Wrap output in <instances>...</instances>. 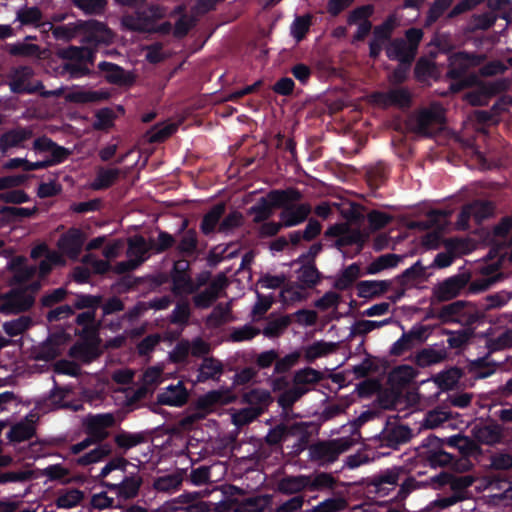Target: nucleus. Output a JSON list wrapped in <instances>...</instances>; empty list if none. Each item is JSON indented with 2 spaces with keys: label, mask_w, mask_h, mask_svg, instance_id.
Segmentation results:
<instances>
[{
  "label": "nucleus",
  "mask_w": 512,
  "mask_h": 512,
  "mask_svg": "<svg viewBox=\"0 0 512 512\" xmlns=\"http://www.w3.org/2000/svg\"><path fill=\"white\" fill-rule=\"evenodd\" d=\"M486 347L489 353L512 348V326L506 328L497 336L488 338Z\"/></svg>",
  "instance_id": "864d4df0"
},
{
  "label": "nucleus",
  "mask_w": 512,
  "mask_h": 512,
  "mask_svg": "<svg viewBox=\"0 0 512 512\" xmlns=\"http://www.w3.org/2000/svg\"><path fill=\"white\" fill-rule=\"evenodd\" d=\"M98 70L103 73L104 79L113 85L129 87L135 82V77L131 72H126L124 68L112 62H100Z\"/></svg>",
  "instance_id": "2eb2a0df"
},
{
  "label": "nucleus",
  "mask_w": 512,
  "mask_h": 512,
  "mask_svg": "<svg viewBox=\"0 0 512 512\" xmlns=\"http://www.w3.org/2000/svg\"><path fill=\"white\" fill-rule=\"evenodd\" d=\"M73 295L71 306L75 310H98L104 299L102 295L87 293H70Z\"/></svg>",
  "instance_id": "4c0bfd02"
},
{
  "label": "nucleus",
  "mask_w": 512,
  "mask_h": 512,
  "mask_svg": "<svg viewBox=\"0 0 512 512\" xmlns=\"http://www.w3.org/2000/svg\"><path fill=\"white\" fill-rule=\"evenodd\" d=\"M119 174L120 171L117 168H99L96 178L91 185L92 189L104 190L110 188L118 179Z\"/></svg>",
  "instance_id": "49530a36"
},
{
  "label": "nucleus",
  "mask_w": 512,
  "mask_h": 512,
  "mask_svg": "<svg viewBox=\"0 0 512 512\" xmlns=\"http://www.w3.org/2000/svg\"><path fill=\"white\" fill-rule=\"evenodd\" d=\"M106 90H77L69 93L67 99L77 104L97 103L110 98Z\"/></svg>",
  "instance_id": "c9c22d12"
},
{
  "label": "nucleus",
  "mask_w": 512,
  "mask_h": 512,
  "mask_svg": "<svg viewBox=\"0 0 512 512\" xmlns=\"http://www.w3.org/2000/svg\"><path fill=\"white\" fill-rule=\"evenodd\" d=\"M243 401L253 408H261L264 413L273 398L268 390L254 388L243 395Z\"/></svg>",
  "instance_id": "a19ab883"
},
{
  "label": "nucleus",
  "mask_w": 512,
  "mask_h": 512,
  "mask_svg": "<svg viewBox=\"0 0 512 512\" xmlns=\"http://www.w3.org/2000/svg\"><path fill=\"white\" fill-rule=\"evenodd\" d=\"M190 262L186 259H179L174 262L171 270L172 292L176 296L192 294L199 289L195 285L190 274Z\"/></svg>",
  "instance_id": "9d476101"
},
{
  "label": "nucleus",
  "mask_w": 512,
  "mask_h": 512,
  "mask_svg": "<svg viewBox=\"0 0 512 512\" xmlns=\"http://www.w3.org/2000/svg\"><path fill=\"white\" fill-rule=\"evenodd\" d=\"M72 4L85 15L101 16L108 5L107 0H71Z\"/></svg>",
  "instance_id": "3c124183"
},
{
  "label": "nucleus",
  "mask_w": 512,
  "mask_h": 512,
  "mask_svg": "<svg viewBox=\"0 0 512 512\" xmlns=\"http://www.w3.org/2000/svg\"><path fill=\"white\" fill-rule=\"evenodd\" d=\"M351 446L349 438L317 440L309 446V460L320 467H326L336 462Z\"/></svg>",
  "instance_id": "20e7f679"
},
{
  "label": "nucleus",
  "mask_w": 512,
  "mask_h": 512,
  "mask_svg": "<svg viewBox=\"0 0 512 512\" xmlns=\"http://www.w3.org/2000/svg\"><path fill=\"white\" fill-rule=\"evenodd\" d=\"M187 399V391L180 383L177 386L170 385L167 391L157 395L158 403L175 407L183 406Z\"/></svg>",
  "instance_id": "c85d7f7f"
},
{
  "label": "nucleus",
  "mask_w": 512,
  "mask_h": 512,
  "mask_svg": "<svg viewBox=\"0 0 512 512\" xmlns=\"http://www.w3.org/2000/svg\"><path fill=\"white\" fill-rule=\"evenodd\" d=\"M312 25V15L297 16L291 24L290 33L296 42H301Z\"/></svg>",
  "instance_id": "5fc2aeb1"
},
{
  "label": "nucleus",
  "mask_w": 512,
  "mask_h": 512,
  "mask_svg": "<svg viewBox=\"0 0 512 512\" xmlns=\"http://www.w3.org/2000/svg\"><path fill=\"white\" fill-rule=\"evenodd\" d=\"M147 440V434L143 431L131 433L125 430H121L114 436L115 445L125 452L147 442Z\"/></svg>",
  "instance_id": "72a5a7b5"
},
{
  "label": "nucleus",
  "mask_w": 512,
  "mask_h": 512,
  "mask_svg": "<svg viewBox=\"0 0 512 512\" xmlns=\"http://www.w3.org/2000/svg\"><path fill=\"white\" fill-rule=\"evenodd\" d=\"M496 370V365L488 360L487 357H481L471 362L470 371L476 378H487Z\"/></svg>",
  "instance_id": "338daca9"
},
{
  "label": "nucleus",
  "mask_w": 512,
  "mask_h": 512,
  "mask_svg": "<svg viewBox=\"0 0 512 512\" xmlns=\"http://www.w3.org/2000/svg\"><path fill=\"white\" fill-rule=\"evenodd\" d=\"M300 200H287L279 213L280 221L284 228L298 226L304 223L311 213V206L308 203L296 204Z\"/></svg>",
  "instance_id": "f8f14e48"
},
{
  "label": "nucleus",
  "mask_w": 512,
  "mask_h": 512,
  "mask_svg": "<svg viewBox=\"0 0 512 512\" xmlns=\"http://www.w3.org/2000/svg\"><path fill=\"white\" fill-rule=\"evenodd\" d=\"M412 436V431L408 426L396 425L385 428L381 433L382 442L390 448H398L399 445L407 443Z\"/></svg>",
  "instance_id": "393cba45"
},
{
  "label": "nucleus",
  "mask_w": 512,
  "mask_h": 512,
  "mask_svg": "<svg viewBox=\"0 0 512 512\" xmlns=\"http://www.w3.org/2000/svg\"><path fill=\"white\" fill-rule=\"evenodd\" d=\"M309 476H289L279 482V490L285 494H295L308 489Z\"/></svg>",
  "instance_id": "09e8293b"
},
{
  "label": "nucleus",
  "mask_w": 512,
  "mask_h": 512,
  "mask_svg": "<svg viewBox=\"0 0 512 512\" xmlns=\"http://www.w3.org/2000/svg\"><path fill=\"white\" fill-rule=\"evenodd\" d=\"M97 445L98 446L96 448L78 457L76 459V464L79 466H88L102 461L111 454L112 450L109 444L100 443Z\"/></svg>",
  "instance_id": "a18cd8bd"
},
{
  "label": "nucleus",
  "mask_w": 512,
  "mask_h": 512,
  "mask_svg": "<svg viewBox=\"0 0 512 512\" xmlns=\"http://www.w3.org/2000/svg\"><path fill=\"white\" fill-rule=\"evenodd\" d=\"M116 425L113 413H89L82 420L83 432L91 437L97 444L105 441L109 436V430Z\"/></svg>",
  "instance_id": "0eeeda50"
},
{
  "label": "nucleus",
  "mask_w": 512,
  "mask_h": 512,
  "mask_svg": "<svg viewBox=\"0 0 512 512\" xmlns=\"http://www.w3.org/2000/svg\"><path fill=\"white\" fill-rule=\"evenodd\" d=\"M183 477L180 473L168 474L157 478L154 482V488L161 492H170L177 490L182 484Z\"/></svg>",
  "instance_id": "69168bd1"
},
{
  "label": "nucleus",
  "mask_w": 512,
  "mask_h": 512,
  "mask_svg": "<svg viewBox=\"0 0 512 512\" xmlns=\"http://www.w3.org/2000/svg\"><path fill=\"white\" fill-rule=\"evenodd\" d=\"M35 303V296L28 293L27 289L12 288L2 294L0 313L18 314L28 311Z\"/></svg>",
  "instance_id": "1a4fd4ad"
},
{
  "label": "nucleus",
  "mask_w": 512,
  "mask_h": 512,
  "mask_svg": "<svg viewBox=\"0 0 512 512\" xmlns=\"http://www.w3.org/2000/svg\"><path fill=\"white\" fill-rule=\"evenodd\" d=\"M377 101L384 106H395L399 108H407L411 105V94L407 88L400 87L390 89L387 92H379Z\"/></svg>",
  "instance_id": "412c9836"
},
{
  "label": "nucleus",
  "mask_w": 512,
  "mask_h": 512,
  "mask_svg": "<svg viewBox=\"0 0 512 512\" xmlns=\"http://www.w3.org/2000/svg\"><path fill=\"white\" fill-rule=\"evenodd\" d=\"M223 373V364L213 357H205L198 369L197 382L216 379Z\"/></svg>",
  "instance_id": "f704fd0d"
},
{
  "label": "nucleus",
  "mask_w": 512,
  "mask_h": 512,
  "mask_svg": "<svg viewBox=\"0 0 512 512\" xmlns=\"http://www.w3.org/2000/svg\"><path fill=\"white\" fill-rule=\"evenodd\" d=\"M290 437V425L280 423L271 428L265 436V442L269 446L281 445Z\"/></svg>",
  "instance_id": "e2e57ef3"
},
{
  "label": "nucleus",
  "mask_w": 512,
  "mask_h": 512,
  "mask_svg": "<svg viewBox=\"0 0 512 512\" xmlns=\"http://www.w3.org/2000/svg\"><path fill=\"white\" fill-rule=\"evenodd\" d=\"M473 484V479L470 476H454L452 475V480L450 482L451 490L457 494L449 498H445L442 501L444 502V507H448L450 505L458 502L461 497L459 496L463 493L467 488H469Z\"/></svg>",
  "instance_id": "de8ad7c7"
},
{
  "label": "nucleus",
  "mask_w": 512,
  "mask_h": 512,
  "mask_svg": "<svg viewBox=\"0 0 512 512\" xmlns=\"http://www.w3.org/2000/svg\"><path fill=\"white\" fill-rule=\"evenodd\" d=\"M453 1L454 0H434L426 13L424 27L429 28L435 24L450 8Z\"/></svg>",
  "instance_id": "8fccbe9b"
},
{
  "label": "nucleus",
  "mask_w": 512,
  "mask_h": 512,
  "mask_svg": "<svg viewBox=\"0 0 512 512\" xmlns=\"http://www.w3.org/2000/svg\"><path fill=\"white\" fill-rule=\"evenodd\" d=\"M70 293L71 292L64 287L49 290L40 298V305L42 308L50 309L58 306L59 304L61 305Z\"/></svg>",
  "instance_id": "13d9d810"
},
{
  "label": "nucleus",
  "mask_w": 512,
  "mask_h": 512,
  "mask_svg": "<svg viewBox=\"0 0 512 512\" xmlns=\"http://www.w3.org/2000/svg\"><path fill=\"white\" fill-rule=\"evenodd\" d=\"M198 492H185L181 494L175 501V504H185L186 506H174L173 511L176 512H210V504L199 499Z\"/></svg>",
  "instance_id": "4be33fe9"
},
{
  "label": "nucleus",
  "mask_w": 512,
  "mask_h": 512,
  "mask_svg": "<svg viewBox=\"0 0 512 512\" xmlns=\"http://www.w3.org/2000/svg\"><path fill=\"white\" fill-rule=\"evenodd\" d=\"M86 240L85 233L77 227L69 228L57 242L58 249L72 260L78 259Z\"/></svg>",
  "instance_id": "ddd939ff"
},
{
  "label": "nucleus",
  "mask_w": 512,
  "mask_h": 512,
  "mask_svg": "<svg viewBox=\"0 0 512 512\" xmlns=\"http://www.w3.org/2000/svg\"><path fill=\"white\" fill-rule=\"evenodd\" d=\"M119 6L133 8L131 13L123 14L121 25L132 32H144L151 24L165 16V10L158 4L147 3V0H114Z\"/></svg>",
  "instance_id": "f257e3e1"
},
{
  "label": "nucleus",
  "mask_w": 512,
  "mask_h": 512,
  "mask_svg": "<svg viewBox=\"0 0 512 512\" xmlns=\"http://www.w3.org/2000/svg\"><path fill=\"white\" fill-rule=\"evenodd\" d=\"M422 458L432 468L450 466L457 467L456 457L444 450V440L440 437L430 434L422 441Z\"/></svg>",
  "instance_id": "423d86ee"
},
{
  "label": "nucleus",
  "mask_w": 512,
  "mask_h": 512,
  "mask_svg": "<svg viewBox=\"0 0 512 512\" xmlns=\"http://www.w3.org/2000/svg\"><path fill=\"white\" fill-rule=\"evenodd\" d=\"M225 213V205L222 203L214 205L207 213L204 214L200 223V231L202 234L208 236L215 232L216 227H219L220 219Z\"/></svg>",
  "instance_id": "473e14b6"
},
{
  "label": "nucleus",
  "mask_w": 512,
  "mask_h": 512,
  "mask_svg": "<svg viewBox=\"0 0 512 512\" xmlns=\"http://www.w3.org/2000/svg\"><path fill=\"white\" fill-rule=\"evenodd\" d=\"M35 433L36 429L32 421H22L13 425L7 436L11 442L21 443L30 440Z\"/></svg>",
  "instance_id": "37998d69"
},
{
  "label": "nucleus",
  "mask_w": 512,
  "mask_h": 512,
  "mask_svg": "<svg viewBox=\"0 0 512 512\" xmlns=\"http://www.w3.org/2000/svg\"><path fill=\"white\" fill-rule=\"evenodd\" d=\"M101 354L97 341H81L71 346L69 355L82 363L89 364Z\"/></svg>",
  "instance_id": "5701e85b"
},
{
  "label": "nucleus",
  "mask_w": 512,
  "mask_h": 512,
  "mask_svg": "<svg viewBox=\"0 0 512 512\" xmlns=\"http://www.w3.org/2000/svg\"><path fill=\"white\" fill-rule=\"evenodd\" d=\"M442 116L440 113L430 110H421L415 118L414 130L416 133L424 136L433 135V125L440 123Z\"/></svg>",
  "instance_id": "bb28decb"
},
{
  "label": "nucleus",
  "mask_w": 512,
  "mask_h": 512,
  "mask_svg": "<svg viewBox=\"0 0 512 512\" xmlns=\"http://www.w3.org/2000/svg\"><path fill=\"white\" fill-rule=\"evenodd\" d=\"M33 324L32 318L27 315H21L16 319L3 323V331L9 337H16L26 332Z\"/></svg>",
  "instance_id": "603ef678"
},
{
  "label": "nucleus",
  "mask_w": 512,
  "mask_h": 512,
  "mask_svg": "<svg viewBox=\"0 0 512 512\" xmlns=\"http://www.w3.org/2000/svg\"><path fill=\"white\" fill-rule=\"evenodd\" d=\"M448 356V350L444 343H441V345L436 344L435 346L423 348L418 351L415 356V363L419 367L424 368L441 363L445 361Z\"/></svg>",
  "instance_id": "6ab92c4d"
},
{
  "label": "nucleus",
  "mask_w": 512,
  "mask_h": 512,
  "mask_svg": "<svg viewBox=\"0 0 512 512\" xmlns=\"http://www.w3.org/2000/svg\"><path fill=\"white\" fill-rule=\"evenodd\" d=\"M303 195L297 189H273L265 197H261L248 209V214L253 215V222L260 224L267 221L274 213V209L285 205L287 200H302Z\"/></svg>",
  "instance_id": "f03ea898"
},
{
  "label": "nucleus",
  "mask_w": 512,
  "mask_h": 512,
  "mask_svg": "<svg viewBox=\"0 0 512 512\" xmlns=\"http://www.w3.org/2000/svg\"><path fill=\"white\" fill-rule=\"evenodd\" d=\"M233 512H263L270 503L268 495H256L243 500L230 499Z\"/></svg>",
  "instance_id": "b1692460"
},
{
  "label": "nucleus",
  "mask_w": 512,
  "mask_h": 512,
  "mask_svg": "<svg viewBox=\"0 0 512 512\" xmlns=\"http://www.w3.org/2000/svg\"><path fill=\"white\" fill-rule=\"evenodd\" d=\"M190 316V305L188 301L183 300L176 304L175 308L169 316V322L174 325L186 326L188 325Z\"/></svg>",
  "instance_id": "0e129e2a"
},
{
  "label": "nucleus",
  "mask_w": 512,
  "mask_h": 512,
  "mask_svg": "<svg viewBox=\"0 0 512 512\" xmlns=\"http://www.w3.org/2000/svg\"><path fill=\"white\" fill-rule=\"evenodd\" d=\"M359 277L360 266L357 263H352L343 269L341 274L336 278L333 287L340 291L347 290Z\"/></svg>",
  "instance_id": "c03bdc74"
},
{
  "label": "nucleus",
  "mask_w": 512,
  "mask_h": 512,
  "mask_svg": "<svg viewBox=\"0 0 512 512\" xmlns=\"http://www.w3.org/2000/svg\"><path fill=\"white\" fill-rule=\"evenodd\" d=\"M386 55L390 60H396L400 64L411 65L416 53L407 45L403 38H395L390 41L386 48Z\"/></svg>",
  "instance_id": "aec40b11"
},
{
  "label": "nucleus",
  "mask_w": 512,
  "mask_h": 512,
  "mask_svg": "<svg viewBox=\"0 0 512 512\" xmlns=\"http://www.w3.org/2000/svg\"><path fill=\"white\" fill-rule=\"evenodd\" d=\"M401 260L402 256L394 253L380 255L367 266L366 273L374 275L385 269L394 268Z\"/></svg>",
  "instance_id": "79ce46f5"
},
{
  "label": "nucleus",
  "mask_w": 512,
  "mask_h": 512,
  "mask_svg": "<svg viewBox=\"0 0 512 512\" xmlns=\"http://www.w3.org/2000/svg\"><path fill=\"white\" fill-rule=\"evenodd\" d=\"M311 423L295 422L290 425V437H297V442L293 448L295 453L299 454L305 449L309 450V441L311 437Z\"/></svg>",
  "instance_id": "c756f323"
},
{
  "label": "nucleus",
  "mask_w": 512,
  "mask_h": 512,
  "mask_svg": "<svg viewBox=\"0 0 512 512\" xmlns=\"http://www.w3.org/2000/svg\"><path fill=\"white\" fill-rule=\"evenodd\" d=\"M508 85V81L504 78L483 82L477 90L468 92L466 99L472 106H485L491 97L506 91Z\"/></svg>",
  "instance_id": "9b49d317"
},
{
  "label": "nucleus",
  "mask_w": 512,
  "mask_h": 512,
  "mask_svg": "<svg viewBox=\"0 0 512 512\" xmlns=\"http://www.w3.org/2000/svg\"><path fill=\"white\" fill-rule=\"evenodd\" d=\"M292 315H285L275 320H271L263 329V334L268 338L279 337L291 324Z\"/></svg>",
  "instance_id": "bf43d9fd"
},
{
  "label": "nucleus",
  "mask_w": 512,
  "mask_h": 512,
  "mask_svg": "<svg viewBox=\"0 0 512 512\" xmlns=\"http://www.w3.org/2000/svg\"><path fill=\"white\" fill-rule=\"evenodd\" d=\"M307 392V389L294 386L292 388L284 390L278 397L279 406L287 411L292 409L293 405Z\"/></svg>",
  "instance_id": "4d7b16f0"
},
{
  "label": "nucleus",
  "mask_w": 512,
  "mask_h": 512,
  "mask_svg": "<svg viewBox=\"0 0 512 512\" xmlns=\"http://www.w3.org/2000/svg\"><path fill=\"white\" fill-rule=\"evenodd\" d=\"M198 235L194 228L186 230L176 242V251L183 257H194L198 253Z\"/></svg>",
  "instance_id": "2f4dec72"
},
{
  "label": "nucleus",
  "mask_w": 512,
  "mask_h": 512,
  "mask_svg": "<svg viewBox=\"0 0 512 512\" xmlns=\"http://www.w3.org/2000/svg\"><path fill=\"white\" fill-rule=\"evenodd\" d=\"M473 438L480 444L493 446L502 441L504 437L503 428L495 421L485 424H477L472 430Z\"/></svg>",
  "instance_id": "f3484780"
},
{
  "label": "nucleus",
  "mask_w": 512,
  "mask_h": 512,
  "mask_svg": "<svg viewBox=\"0 0 512 512\" xmlns=\"http://www.w3.org/2000/svg\"><path fill=\"white\" fill-rule=\"evenodd\" d=\"M73 34L79 35L84 45L97 48L100 45H109L113 42L114 33L103 22L95 19L78 20L74 24Z\"/></svg>",
  "instance_id": "39448f33"
},
{
  "label": "nucleus",
  "mask_w": 512,
  "mask_h": 512,
  "mask_svg": "<svg viewBox=\"0 0 512 512\" xmlns=\"http://www.w3.org/2000/svg\"><path fill=\"white\" fill-rule=\"evenodd\" d=\"M471 276L467 272L455 274L444 279L433 287V298L438 302H446L459 296L467 287Z\"/></svg>",
  "instance_id": "6e6552de"
},
{
  "label": "nucleus",
  "mask_w": 512,
  "mask_h": 512,
  "mask_svg": "<svg viewBox=\"0 0 512 512\" xmlns=\"http://www.w3.org/2000/svg\"><path fill=\"white\" fill-rule=\"evenodd\" d=\"M391 284L390 280H363L357 283V295L360 298L373 299L386 293Z\"/></svg>",
  "instance_id": "a878e982"
},
{
  "label": "nucleus",
  "mask_w": 512,
  "mask_h": 512,
  "mask_svg": "<svg viewBox=\"0 0 512 512\" xmlns=\"http://www.w3.org/2000/svg\"><path fill=\"white\" fill-rule=\"evenodd\" d=\"M84 498V493L76 488L67 490L59 495L55 501L58 508L70 509L77 506Z\"/></svg>",
  "instance_id": "052dcab7"
},
{
  "label": "nucleus",
  "mask_w": 512,
  "mask_h": 512,
  "mask_svg": "<svg viewBox=\"0 0 512 512\" xmlns=\"http://www.w3.org/2000/svg\"><path fill=\"white\" fill-rule=\"evenodd\" d=\"M34 135L29 126H16L0 135V152L6 154L12 148H24V143Z\"/></svg>",
  "instance_id": "4468645a"
},
{
  "label": "nucleus",
  "mask_w": 512,
  "mask_h": 512,
  "mask_svg": "<svg viewBox=\"0 0 512 512\" xmlns=\"http://www.w3.org/2000/svg\"><path fill=\"white\" fill-rule=\"evenodd\" d=\"M176 245L175 237L163 230H160L156 239H150V248L156 254H161Z\"/></svg>",
  "instance_id": "680f3d73"
},
{
  "label": "nucleus",
  "mask_w": 512,
  "mask_h": 512,
  "mask_svg": "<svg viewBox=\"0 0 512 512\" xmlns=\"http://www.w3.org/2000/svg\"><path fill=\"white\" fill-rule=\"evenodd\" d=\"M298 287L302 290L315 288L322 280V273L315 263H306L296 270Z\"/></svg>",
  "instance_id": "cd10ccee"
},
{
  "label": "nucleus",
  "mask_w": 512,
  "mask_h": 512,
  "mask_svg": "<svg viewBox=\"0 0 512 512\" xmlns=\"http://www.w3.org/2000/svg\"><path fill=\"white\" fill-rule=\"evenodd\" d=\"M149 251H151L150 241L147 242L142 235H136L129 239L127 253L130 257H135L134 260L138 265L148 258Z\"/></svg>",
  "instance_id": "ea45409f"
},
{
  "label": "nucleus",
  "mask_w": 512,
  "mask_h": 512,
  "mask_svg": "<svg viewBox=\"0 0 512 512\" xmlns=\"http://www.w3.org/2000/svg\"><path fill=\"white\" fill-rule=\"evenodd\" d=\"M449 60L450 64L446 75L448 78L456 80L451 83L450 90L460 92L470 86V80L465 78L467 71L472 67L479 66L485 60V56L475 52L459 51L452 54Z\"/></svg>",
  "instance_id": "7ed1b4c3"
},
{
  "label": "nucleus",
  "mask_w": 512,
  "mask_h": 512,
  "mask_svg": "<svg viewBox=\"0 0 512 512\" xmlns=\"http://www.w3.org/2000/svg\"><path fill=\"white\" fill-rule=\"evenodd\" d=\"M488 210V203H482L477 211H474V208L470 205L464 206L458 214V226L461 227L462 229H466L468 227L469 220L473 214L475 218L478 221H480L486 216Z\"/></svg>",
  "instance_id": "6e6d98bb"
},
{
  "label": "nucleus",
  "mask_w": 512,
  "mask_h": 512,
  "mask_svg": "<svg viewBox=\"0 0 512 512\" xmlns=\"http://www.w3.org/2000/svg\"><path fill=\"white\" fill-rule=\"evenodd\" d=\"M468 302L464 300H457L447 305L442 306L437 313L430 317L439 319L442 323H464L470 322V316L467 317L466 308Z\"/></svg>",
  "instance_id": "dca6fc26"
},
{
  "label": "nucleus",
  "mask_w": 512,
  "mask_h": 512,
  "mask_svg": "<svg viewBox=\"0 0 512 512\" xmlns=\"http://www.w3.org/2000/svg\"><path fill=\"white\" fill-rule=\"evenodd\" d=\"M143 483V479L139 475L125 476L120 483L103 482V486L117 494L119 498L130 500L135 498Z\"/></svg>",
  "instance_id": "a211bd4d"
},
{
  "label": "nucleus",
  "mask_w": 512,
  "mask_h": 512,
  "mask_svg": "<svg viewBox=\"0 0 512 512\" xmlns=\"http://www.w3.org/2000/svg\"><path fill=\"white\" fill-rule=\"evenodd\" d=\"M223 288L219 281H213L206 289L193 297L194 306L198 309H207L217 300Z\"/></svg>",
  "instance_id": "e433bc0d"
},
{
  "label": "nucleus",
  "mask_w": 512,
  "mask_h": 512,
  "mask_svg": "<svg viewBox=\"0 0 512 512\" xmlns=\"http://www.w3.org/2000/svg\"><path fill=\"white\" fill-rule=\"evenodd\" d=\"M262 414L261 408H253L251 406L242 408L232 415V422L237 427H242L253 422Z\"/></svg>",
  "instance_id": "774afa93"
},
{
  "label": "nucleus",
  "mask_w": 512,
  "mask_h": 512,
  "mask_svg": "<svg viewBox=\"0 0 512 512\" xmlns=\"http://www.w3.org/2000/svg\"><path fill=\"white\" fill-rule=\"evenodd\" d=\"M96 48L91 46H69L62 53V57L67 60H81L85 65H93L96 59Z\"/></svg>",
  "instance_id": "58836bf2"
},
{
  "label": "nucleus",
  "mask_w": 512,
  "mask_h": 512,
  "mask_svg": "<svg viewBox=\"0 0 512 512\" xmlns=\"http://www.w3.org/2000/svg\"><path fill=\"white\" fill-rule=\"evenodd\" d=\"M33 75V71L29 66H20L15 69L14 76L9 83L10 90L15 94H32L36 93V89H31L27 85L26 80Z\"/></svg>",
  "instance_id": "7c9ffc66"
}]
</instances>
